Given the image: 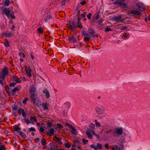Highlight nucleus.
<instances>
[{
    "instance_id": "nucleus-2",
    "label": "nucleus",
    "mask_w": 150,
    "mask_h": 150,
    "mask_svg": "<svg viewBox=\"0 0 150 150\" xmlns=\"http://www.w3.org/2000/svg\"><path fill=\"white\" fill-rule=\"evenodd\" d=\"M82 35L83 37V39L84 41L86 44H88L91 38V36L85 31H83L82 32Z\"/></svg>"
},
{
    "instance_id": "nucleus-52",
    "label": "nucleus",
    "mask_w": 150,
    "mask_h": 150,
    "mask_svg": "<svg viewBox=\"0 0 150 150\" xmlns=\"http://www.w3.org/2000/svg\"><path fill=\"white\" fill-rule=\"evenodd\" d=\"M57 126L58 127L60 128H62L63 127V126L60 124H57Z\"/></svg>"
},
{
    "instance_id": "nucleus-7",
    "label": "nucleus",
    "mask_w": 150,
    "mask_h": 150,
    "mask_svg": "<svg viewBox=\"0 0 150 150\" xmlns=\"http://www.w3.org/2000/svg\"><path fill=\"white\" fill-rule=\"evenodd\" d=\"M29 91L31 96L35 95V93L36 91V88L34 87L33 84H32L30 85Z\"/></svg>"
},
{
    "instance_id": "nucleus-50",
    "label": "nucleus",
    "mask_w": 150,
    "mask_h": 150,
    "mask_svg": "<svg viewBox=\"0 0 150 150\" xmlns=\"http://www.w3.org/2000/svg\"><path fill=\"white\" fill-rule=\"evenodd\" d=\"M92 15V14L91 13H89L87 15V17L88 19H90L91 18V16Z\"/></svg>"
},
{
    "instance_id": "nucleus-39",
    "label": "nucleus",
    "mask_w": 150,
    "mask_h": 150,
    "mask_svg": "<svg viewBox=\"0 0 150 150\" xmlns=\"http://www.w3.org/2000/svg\"><path fill=\"white\" fill-rule=\"evenodd\" d=\"M129 36V34L127 33H125L122 36V38H123V37H124L125 38H127Z\"/></svg>"
},
{
    "instance_id": "nucleus-28",
    "label": "nucleus",
    "mask_w": 150,
    "mask_h": 150,
    "mask_svg": "<svg viewBox=\"0 0 150 150\" xmlns=\"http://www.w3.org/2000/svg\"><path fill=\"white\" fill-rule=\"evenodd\" d=\"M10 4V1L8 0H6L4 2V5L6 6H9V4Z\"/></svg>"
},
{
    "instance_id": "nucleus-56",
    "label": "nucleus",
    "mask_w": 150,
    "mask_h": 150,
    "mask_svg": "<svg viewBox=\"0 0 150 150\" xmlns=\"http://www.w3.org/2000/svg\"><path fill=\"white\" fill-rule=\"evenodd\" d=\"M69 1H67V0H63L62 2V5H64L66 3V2H68Z\"/></svg>"
},
{
    "instance_id": "nucleus-49",
    "label": "nucleus",
    "mask_w": 150,
    "mask_h": 150,
    "mask_svg": "<svg viewBox=\"0 0 150 150\" xmlns=\"http://www.w3.org/2000/svg\"><path fill=\"white\" fill-rule=\"evenodd\" d=\"M13 34L11 33H9V34H6V36L7 37H10L13 36Z\"/></svg>"
},
{
    "instance_id": "nucleus-14",
    "label": "nucleus",
    "mask_w": 150,
    "mask_h": 150,
    "mask_svg": "<svg viewBox=\"0 0 150 150\" xmlns=\"http://www.w3.org/2000/svg\"><path fill=\"white\" fill-rule=\"evenodd\" d=\"M13 80L17 83H20L21 82V81L16 76H12Z\"/></svg>"
},
{
    "instance_id": "nucleus-12",
    "label": "nucleus",
    "mask_w": 150,
    "mask_h": 150,
    "mask_svg": "<svg viewBox=\"0 0 150 150\" xmlns=\"http://www.w3.org/2000/svg\"><path fill=\"white\" fill-rule=\"evenodd\" d=\"M10 11L11 10L9 8H5L3 10V13L6 16L8 15V14L10 13Z\"/></svg>"
},
{
    "instance_id": "nucleus-22",
    "label": "nucleus",
    "mask_w": 150,
    "mask_h": 150,
    "mask_svg": "<svg viewBox=\"0 0 150 150\" xmlns=\"http://www.w3.org/2000/svg\"><path fill=\"white\" fill-rule=\"evenodd\" d=\"M57 145L56 146L54 144L52 145L50 148L51 150H57Z\"/></svg>"
},
{
    "instance_id": "nucleus-23",
    "label": "nucleus",
    "mask_w": 150,
    "mask_h": 150,
    "mask_svg": "<svg viewBox=\"0 0 150 150\" xmlns=\"http://www.w3.org/2000/svg\"><path fill=\"white\" fill-rule=\"evenodd\" d=\"M74 142L75 143V146L76 147L79 146H80V145L81 144V142L78 140H75Z\"/></svg>"
},
{
    "instance_id": "nucleus-20",
    "label": "nucleus",
    "mask_w": 150,
    "mask_h": 150,
    "mask_svg": "<svg viewBox=\"0 0 150 150\" xmlns=\"http://www.w3.org/2000/svg\"><path fill=\"white\" fill-rule=\"evenodd\" d=\"M52 18V16L50 14H48L44 18V19L46 22H47V21L51 19Z\"/></svg>"
},
{
    "instance_id": "nucleus-64",
    "label": "nucleus",
    "mask_w": 150,
    "mask_h": 150,
    "mask_svg": "<svg viewBox=\"0 0 150 150\" xmlns=\"http://www.w3.org/2000/svg\"><path fill=\"white\" fill-rule=\"evenodd\" d=\"M96 125L97 127H100V124L98 122H97L96 123Z\"/></svg>"
},
{
    "instance_id": "nucleus-35",
    "label": "nucleus",
    "mask_w": 150,
    "mask_h": 150,
    "mask_svg": "<svg viewBox=\"0 0 150 150\" xmlns=\"http://www.w3.org/2000/svg\"><path fill=\"white\" fill-rule=\"evenodd\" d=\"M30 120L31 121H33L35 122H37V120L36 119L32 116H31L30 117Z\"/></svg>"
},
{
    "instance_id": "nucleus-41",
    "label": "nucleus",
    "mask_w": 150,
    "mask_h": 150,
    "mask_svg": "<svg viewBox=\"0 0 150 150\" xmlns=\"http://www.w3.org/2000/svg\"><path fill=\"white\" fill-rule=\"evenodd\" d=\"M65 147L67 148H69L71 146V145L69 143H67L65 144Z\"/></svg>"
},
{
    "instance_id": "nucleus-62",
    "label": "nucleus",
    "mask_w": 150,
    "mask_h": 150,
    "mask_svg": "<svg viewBox=\"0 0 150 150\" xmlns=\"http://www.w3.org/2000/svg\"><path fill=\"white\" fill-rule=\"evenodd\" d=\"M105 147L106 149H109L108 144H106L105 145Z\"/></svg>"
},
{
    "instance_id": "nucleus-38",
    "label": "nucleus",
    "mask_w": 150,
    "mask_h": 150,
    "mask_svg": "<svg viewBox=\"0 0 150 150\" xmlns=\"http://www.w3.org/2000/svg\"><path fill=\"white\" fill-rule=\"evenodd\" d=\"M38 31L40 33H42L43 32V30L42 29L39 28L38 29Z\"/></svg>"
},
{
    "instance_id": "nucleus-3",
    "label": "nucleus",
    "mask_w": 150,
    "mask_h": 150,
    "mask_svg": "<svg viewBox=\"0 0 150 150\" xmlns=\"http://www.w3.org/2000/svg\"><path fill=\"white\" fill-rule=\"evenodd\" d=\"M38 98L37 97V96L35 95L31 96H30V99L31 101L33 102V103L39 106L41 105V102L40 101H35V100Z\"/></svg>"
},
{
    "instance_id": "nucleus-11",
    "label": "nucleus",
    "mask_w": 150,
    "mask_h": 150,
    "mask_svg": "<svg viewBox=\"0 0 150 150\" xmlns=\"http://www.w3.org/2000/svg\"><path fill=\"white\" fill-rule=\"evenodd\" d=\"M96 111L97 112H103L105 111L104 108L102 106L98 107L96 109Z\"/></svg>"
},
{
    "instance_id": "nucleus-42",
    "label": "nucleus",
    "mask_w": 150,
    "mask_h": 150,
    "mask_svg": "<svg viewBox=\"0 0 150 150\" xmlns=\"http://www.w3.org/2000/svg\"><path fill=\"white\" fill-rule=\"evenodd\" d=\"M16 84V83L14 82L11 83L9 85L10 87H14L15 85Z\"/></svg>"
},
{
    "instance_id": "nucleus-34",
    "label": "nucleus",
    "mask_w": 150,
    "mask_h": 150,
    "mask_svg": "<svg viewBox=\"0 0 150 150\" xmlns=\"http://www.w3.org/2000/svg\"><path fill=\"white\" fill-rule=\"evenodd\" d=\"M20 133V135L24 138L26 137V136L25 133L22 132H19Z\"/></svg>"
},
{
    "instance_id": "nucleus-40",
    "label": "nucleus",
    "mask_w": 150,
    "mask_h": 150,
    "mask_svg": "<svg viewBox=\"0 0 150 150\" xmlns=\"http://www.w3.org/2000/svg\"><path fill=\"white\" fill-rule=\"evenodd\" d=\"M6 148L4 145H2L0 146V150H5Z\"/></svg>"
},
{
    "instance_id": "nucleus-54",
    "label": "nucleus",
    "mask_w": 150,
    "mask_h": 150,
    "mask_svg": "<svg viewBox=\"0 0 150 150\" xmlns=\"http://www.w3.org/2000/svg\"><path fill=\"white\" fill-rule=\"evenodd\" d=\"M127 28V27L125 26L122 25V27L120 28V30H123L126 29Z\"/></svg>"
},
{
    "instance_id": "nucleus-8",
    "label": "nucleus",
    "mask_w": 150,
    "mask_h": 150,
    "mask_svg": "<svg viewBox=\"0 0 150 150\" xmlns=\"http://www.w3.org/2000/svg\"><path fill=\"white\" fill-rule=\"evenodd\" d=\"M69 27H68L71 30H74L76 28L75 23L74 21H70L69 24Z\"/></svg>"
},
{
    "instance_id": "nucleus-16",
    "label": "nucleus",
    "mask_w": 150,
    "mask_h": 150,
    "mask_svg": "<svg viewBox=\"0 0 150 150\" xmlns=\"http://www.w3.org/2000/svg\"><path fill=\"white\" fill-rule=\"evenodd\" d=\"M43 93H45V97L47 98H49L50 97V93L49 91L47 89H45L43 91Z\"/></svg>"
},
{
    "instance_id": "nucleus-57",
    "label": "nucleus",
    "mask_w": 150,
    "mask_h": 150,
    "mask_svg": "<svg viewBox=\"0 0 150 150\" xmlns=\"http://www.w3.org/2000/svg\"><path fill=\"white\" fill-rule=\"evenodd\" d=\"M86 14V13L85 12H83V14H81V16L82 18H85V15Z\"/></svg>"
},
{
    "instance_id": "nucleus-37",
    "label": "nucleus",
    "mask_w": 150,
    "mask_h": 150,
    "mask_svg": "<svg viewBox=\"0 0 150 150\" xmlns=\"http://www.w3.org/2000/svg\"><path fill=\"white\" fill-rule=\"evenodd\" d=\"M47 125L49 127H52V126L53 125V124H52V123H51L50 122H47Z\"/></svg>"
},
{
    "instance_id": "nucleus-9",
    "label": "nucleus",
    "mask_w": 150,
    "mask_h": 150,
    "mask_svg": "<svg viewBox=\"0 0 150 150\" xmlns=\"http://www.w3.org/2000/svg\"><path fill=\"white\" fill-rule=\"evenodd\" d=\"M54 129L52 128H51L50 131L49 132H47L46 131H45L44 133L46 134L47 135H49L50 136H52L54 134Z\"/></svg>"
},
{
    "instance_id": "nucleus-36",
    "label": "nucleus",
    "mask_w": 150,
    "mask_h": 150,
    "mask_svg": "<svg viewBox=\"0 0 150 150\" xmlns=\"http://www.w3.org/2000/svg\"><path fill=\"white\" fill-rule=\"evenodd\" d=\"M102 145L101 144H99L97 143V148H98V149H100L102 148Z\"/></svg>"
},
{
    "instance_id": "nucleus-58",
    "label": "nucleus",
    "mask_w": 150,
    "mask_h": 150,
    "mask_svg": "<svg viewBox=\"0 0 150 150\" xmlns=\"http://www.w3.org/2000/svg\"><path fill=\"white\" fill-rule=\"evenodd\" d=\"M86 4V1H83L80 2V4L82 5H84Z\"/></svg>"
},
{
    "instance_id": "nucleus-31",
    "label": "nucleus",
    "mask_w": 150,
    "mask_h": 150,
    "mask_svg": "<svg viewBox=\"0 0 150 150\" xmlns=\"http://www.w3.org/2000/svg\"><path fill=\"white\" fill-rule=\"evenodd\" d=\"M89 126L91 128V130H93L94 128L95 125L93 123H91L89 125Z\"/></svg>"
},
{
    "instance_id": "nucleus-47",
    "label": "nucleus",
    "mask_w": 150,
    "mask_h": 150,
    "mask_svg": "<svg viewBox=\"0 0 150 150\" xmlns=\"http://www.w3.org/2000/svg\"><path fill=\"white\" fill-rule=\"evenodd\" d=\"M24 120L27 123L28 125V124L30 123V120L28 118L25 119Z\"/></svg>"
},
{
    "instance_id": "nucleus-60",
    "label": "nucleus",
    "mask_w": 150,
    "mask_h": 150,
    "mask_svg": "<svg viewBox=\"0 0 150 150\" xmlns=\"http://www.w3.org/2000/svg\"><path fill=\"white\" fill-rule=\"evenodd\" d=\"M21 129V128L19 127H16L15 128V130L16 131H18V130H20Z\"/></svg>"
},
{
    "instance_id": "nucleus-44",
    "label": "nucleus",
    "mask_w": 150,
    "mask_h": 150,
    "mask_svg": "<svg viewBox=\"0 0 150 150\" xmlns=\"http://www.w3.org/2000/svg\"><path fill=\"white\" fill-rule=\"evenodd\" d=\"M29 131H30V132H32V131H35V129L33 128V127H31L29 129Z\"/></svg>"
},
{
    "instance_id": "nucleus-63",
    "label": "nucleus",
    "mask_w": 150,
    "mask_h": 150,
    "mask_svg": "<svg viewBox=\"0 0 150 150\" xmlns=\"http://www.w3.org/2000/svg\"><path fill=\"white\" fill-rule=\"evenodd\" d=\"M103 20H102V19L100 20H99V21H98V24L99 25H100L102 24V22H103Z\"/></svg>"
},
{
    "instance_id": "nucleus-13",
    "label": "nucleus",
    "mask_w": 150,
    "mask_h": 150,
    "mask_svg": "<svg viewBox=\"0 0 150 150\" xmlns=\"http://www.w3.org/2000/svg\"><path fill=\"white\" fill-rule=\"evenodd\" d=\"M14 12H12L11 13H9L8 15H7V16L9 18L14 19L15 18V16H14Z\"/></svg>"
},
{
    "instance_id": "nucleus-55",
    "label": "nucleus",
    "mask_w": 150,
    "mask_h": 150,
    "mask_svg": "<svg viewBox=\"0 0 150 150\" xmlns=\"http://www.w3.org/2000/svg\"><path fill=\"white\" fill-rule=\"evenodd\" d=\"M76 10L78 14L77 15V16H78L79 15H80V10L77 8H76Z\"/></svg>"
},
{
    "instance_id": "nucleus-21",
    "label": "nucleus",
    "mask_w": 150,
    "mask_h": 150,
    "mask_svg": "<svg viewBox=\"0 0 150 150\" xmlns=\"http://www.w3.org/2000/svg\"><path fill=\"white\" fill-rule=\"evenodd\" d=\"M69 40L70 41L72 42L73 43L76 42V38L74 36L70 37L69 38Z\"/></svg>"
},
{
    "instance_id": "nucleus-45",
    "label": "nucleus",
    "mask_w": 150,
    "mask_h": 150,
    "mask_svg": "<svg viewBox=\"0 0 150 150\" xmlns=\"http://www.w3.org/2000/svg\"><path fill=\"white\" fill-rule=\"evenodd\" d=\"M18 110V112H25L24 110L21 108H19Z\"/></svg>"
},
{
    "instance_id": "nucleus-25",
    "label": "nucleus",
    "mask_w": 150,
    "mask_h": 150,
    "mask_svg": "<svg viewBox=\"0 0 150 150\" xmlns=\"http://www.w3.org/2000/svg\"><path fill=\"white\" fill-rule=\"evenodd\" d=\"M88 31L89 32V34L91 36L93 35H94L95 33V32L93 30L89 29L88 30Z\"/></svg>"
},
{
    "instance_id": "nucleus-26",
    "label": "nucleus",
    "mask_w": 150,
    "mask_h": 150,
    "mask_svg": "<svg viewBox=\"0 0 150 150\" xmlns=\"http://www.w3.org/2000/svg\"><path fill=\"white\" fill-rule=\"evenodd\" d=\"M41 143L42 145H45L46 144V140L45 139H42L41 140Z\"/></svg>"
},
{
    "instance_id": "nucleus-32",
    "label": "nucleus",
    "mask_w": 150,
    "mask_h": 150,
    "mask_svg": "<svg viewBox=\"0 0 150 150\" xmlns=\"http://www.w3.org/2000/svg\"><path fill=\"white\" fill-rule=\"evenodd\" d=\"M86 134L88 136V137L90 139L92 138V135L88 131H87L86 132Z\"/></svg>"
},
{
    "instance_id": "nucleus-15",
    "label": "nucleus",
    "mask_w": 150,
    "mask_h": 150,
    "mask_svg": "<svg viewBox=\"0 0 150 150\" xmlns=\"http://www.w3.org/2000/svg\"><path fill=\"white\" fill-rule=\"evenodd\" d=\"M28 75L30 77L31 76V75L30 72L31 71V69L29 67H26L25 69Z\"/></svg>"
},
{
    "instance_id": "nucleus-33",
    "label": "nucleus",
    "mask_w": 150,
    "mask_h": 150,
    "mask_svg": "<svg viewBox=\"0 0 150 150\" xmlns=\"http://www.w3.org/2000/svg\"><path fill=\"white\" fill-rule=\"evenodd\" d=\"M112 150H120V148L118 147L117 145H115L114 147L112 149Z\"/></svg>"
},
{
    "instance_id": "nucleus-48",
    "label": "nucleus",
    "mask_w": 150,
    "mask_h": 150,
    "mask_svg": "<svg viewBox=\"0 0 150 150\" xmlns=\"http://www.w3.org/2000/svg\"><path fill=\"white\" fill-rule=\"evenodd\" d=\"M105 31H106V32H108L110 31H112V30L111 29L109 28H105Z\"/></svg>"
},
{
    "instance_id": "nucleus-30",
    "label": "nucleus",
    "mask_w": 150,
    "mask_h": 150,
    "mask_svg": "<svg viewBox=\"0 0 150 150\" xmlns=\"http://www.w3.org/2000/svg\"><path fill=\"white\" fill-rule=\"evenodd\" d=\"M71 129L72 130V131L71 132V133L74 134H76L77 132L75 128L74 127H73Z\"/></svg>"
},
{
    "instance_id": "nucleus-6",
    "label": "nucleus",
    "mask_w": 150,
    "mask_h": 150,
    "mask_svg": "<svg viewBox=\"0 0 150 150\" xmlns=\"http://www.w3.org/2000/svg\"><path fill=\"white\" fill-rule=\"evenodd\" d=\"M116 4L119 5L122 8H127V4L119 1H116L114 2Z\"/></svg>"
},
{
    "instance_id": "nucleus-4",
    "label": "nucleus",
    "mask_w": 150,
    "mask_h": 150,
    "mask_svg": "<svg viewBox=\"0 0 150 150\" xmlns=\"http://www.w3.org/2000/svg\"><path fill=\"white\" fill-rule=\"evenodd\" d=\"M128 15L132 14L133 16H137L141 14V12L138 10H129L128 11Z\"/></svg>"
},
{
    "instance_id": "nucleus-46",
    "label": "nucleus",
    "mask_w": 150,
    "mask_h": 150,
    "mask_svg": "<svg viewBox=\"0 0 150 150\" xmlns=\"http://www.w3.org/2000/svg\"><path fill=\"white\" fill-rule=\"evenodd\" d=\"M28 100V98H25L22 102L24 104H25Z\"/></svg>"
},
{
    "instance_id": "nucleus-43",
    "label": "nucleus",
    "mask_w": 150,
    "mask_h": 150,
    "mask_svg": "<svg viewBox=\"0 0 150 150\" xmlns=\"http://www.w3.org/2000/svg\"><path fill=\"white\" fill-rule=\"evenodd\" d=\"M82 140L83 142V144H86V143L88 142V140H86L84 139H83Z\"/></svg>"
},
{
    "instance_id": "nucleus-27",
    "label": "nucleus",
    "mask_w": 150,
    "mask_h": 150,
    "mask_svg": "<svg viewBox=\"0 0 150 150\" xmlns=\"http://www.w3.org/2000/svg\"><path fill=\"white\" fill-rule=\"evenodd\" d=\"M77 26L78 28L81 29L83 28V26L81 21H78Z\"/></svg>"
},
{
    "instance_id": "nucleus-18",
    "label": "nucleus",
    "mask_w": 150,
    "mask_h": 150,
    "mask_svg": "<svg viewBox=\"0 0 150 150\" xmlns=\"http://www.w3.org/2000/svg\"><path fill=\"white\" fill-rule=\"evenodd\" d=\"M116 133L119 134L121 135L123 133V130L122 128L116 129Z\"/></svg>"
},
{
    "instance_id": "nucleus-24",
    "label": "nucleus",
    "mask_w": 150,
    "mask_h": 150,
    "mask_svg": "<svg viewBox=\"0 0 150 150\" xmlns=\"http://www.w3.org/2000/svg\"><path fill=\"white\" fill-rule=\"evenodd\" d=\"M18 106L16 105H13V107L12 108V110L13 112H16L17 110L18 109Z\"/></svg>"
},
{
    "instance_id": "nucleus-61",
    "label": "nucleus",
    "mask_w": 150,
    "mask_h": 150,
    "mask_svg": "<svg viewBox=\"0 0 150 150\" xmlns=\"http://www.w3.org/2000/svg\"><path fill=\"white\" fill-rule=\"evenodd\" d=\"M66 125L69 128H71L73 126H72V125L70 124H69V123H67L66 124Z\"/></svg>"
},
{
    "instance_id": "nucleus-19",
    "label": "nucleus",
    "mask_w": 150,
    "mask_h": 150,
    "mask_svg": "<svg viewBox=\"0 0 150 150\" xmlns=\"http://www.w3.org/2000/svg\"><path fill=\"white\" fill-rule=\"evenodd\" d=\"M54 139L55 141L56 142H57L58 143L60 144H62L61 142V139L60 138L57 137L55 136L54 137Z\"/></svg>"
},
{
    "instance_id": "nucleus-10",
    "label": "nucleus",
    "mask_w": 150,
    "mask_h": 150,
    "mask_svg": "<svg viewBox=\"0 0 150 150\" xmlns=\"http://www.w3.org/2000/svg\"><path fill=\"white\" fill-rule=\"evenodd\" d=\"M122 17L121 15H119L117 16L114 17L113 18V20L117 22L119 21H120L121 22H123L124 20V19H121Z\"/></svg>"
},
{
    "instance_id": "nucleus-51",
    "label": "nucleus",
    "mask_w": 150,
    "mask_h": 150,
    "mask_svg": "<svg viewBox=\"0 0 150 150\" xmlns=\"http://www.w3.org/2000/svg\"><path fill=\"white\" fill-rule=\"evenodd\" d=\"M90 147L91 148H93L95 150H98V148L96 147H95L93 144H91L90 146Z\"/></svg>"
},
{
    "instance_id": "nucleus-53",
    "label": "nucleus",
    "mask_w": 150,
    "mask_h": 150,
    "mask_svg": "<svg viewBox=\"0 0 150 150\" xmlns=\"http://www.w3.org/2000/svg\"><path fill=\"white\" fill-rule=\"evenodd\" d=\"M43 109L45 110H47L48 109V107L47 106L46 104L43 105Z\"/></svg>"
},
{
    "instance_id": "nucleus-59",
    "label": "nucleus",
    "mask_w": 150,
    "mask_h": 150,
    "mask_svg": "<svg viewBox=\"0 0 150 150\" xmlns=\"http://www.w3.org/2000/svg\"><path fill=\"white\" fill-rule=\"evenodd\" d=\"M45 130L42 127H41L39 130V131L41 132H43Z\"/></svg>"
},
{
    "instance_id": "nucleus-17",
    "label": "nucleus",
    "mask_w": 150,
    "mask_h": 150,
    "mask_svg": "<svg viewBox=\"0 0 150 150\" xmlns=\"http://www.w3.org/2000/svg\"><path fill=\"white\" fill-rule=\"evenodd\" d=\"M19 89L18 87H16L13 89L11 91V93L12 95H14L15 94V93L17 91H18Z\"/></svg>"
},
{
    "instance_id": "nucleus-29",
    "label": "nucleus",
    "mask_w": 150,
    "mask_h": 150,
    "mask_svg": "<svg viewBox=\"0 0 150 150\" xmlns=\"http://www.w3.org/2000/svg\"><path fill=\"white\" fill-rule=\"evenodd\" d=\"M4 44L6 47H9L10 46L9 42L6 40L4 43Z\"/></svg>"
},
{
    "instance_id": "nucleus-5",
    "label": "nucleus",
    "mask_w": 150,
    "mask_h": 150,
    "mask_svg": "<svg viewBox=\"0 0 150 150\" xmlns=\"http://www.w3.org/2000/svg\"><path fill=\"white\" fill-rule=\"evenodd\" d=\"M136 6L137 8V9L138 11H143L145 9L144 5L140 3H137L136 5Z\"/></svg>"
},
{
    "instance_id": "nucleus-1",
    "label": "nucleus",
    "mask_w": 150,
    "mask_h": 150,
    "mask_svg": "<svg viewBox=\"0 0 150 150\" xmlns=\"http://www.w3.org/2000/svg\"><path fill=\"white\" fill-rule=\"evenodd\" d=\"M9 73L8 68L5 67L0 73V83L2 86H4L3 81L5 80V77L8 75Z\"/></svg>"
}]
</instances>
